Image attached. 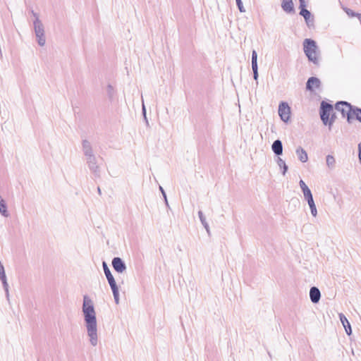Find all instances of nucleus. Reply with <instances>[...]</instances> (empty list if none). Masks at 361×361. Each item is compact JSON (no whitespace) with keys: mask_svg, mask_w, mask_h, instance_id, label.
I'll return each instance as SVG.
<instances>
[{"mask_svg":"<svg viewBox=\"0 0 361 361\" xmlns=\"http://www.w3.org/2000/svg\"><path fill=\"white\" fill-rule=\"evenodd\" d=\"M82 310L90 342L92 346H96L98 343L96 312L93 302L87 295L83 296Z\"/></svg>","mask_w":361,"mask_h":361,"instance_id":"1","label":"nucleus"},{"mask_svg":"<svg viewBox=\"0 0 361 361\" xmlns=\"http://www.w3.org/2000/svg\"><path fill=\"white\" fill-rule=\"evenodd\" d=\"M303 50L308 60L315 65L319 64V50L316 42L312 39L303 41Z\"/></svg>","mask_w":361,"mask_h":361,"instance_id":"2","label":"nucleus"},{"mask_svg":"<svg viewBox=\"0 0 361 361\" xmlns=\"http://www.w3.org/2000/svg\"><path fill=\"white\" fill-rule=\"evenodd\" d=\"M353 109L354 106L345 101H339L335 104V109L341 112L343 118H346L348 123L353 121Z\"/></svg>","mask_w":361,"mask_h":361,"instance_id":"3","label":"nucleus"},{"mask_svg":"<svg viewBox=\"0 0 361 361\" xmlns=\"http://www.w3.org/2000/svg\"><path fill=\"white\" fill-rule=\"evenodd\" d=\"M102 266H103L104 274H105L106 279L108 281V283L111 288L115 302H116V304H118L119 303V291H118V287L116 284L115 279L113 276L106 262H103Z\"/></svg>","mask_w":361,"mask_h":361,"instance_id":"4","label":"nucleus"},{"mask_svg":"<svg viewBox=\"0 0 361 361\" xmlns=\"http://www.w3.org/2000/svg\"><path fill=\"white\" fill-rule=\"evenodd\" d=\"M33 25L37 43L39 46L43 47L46 43L44 25L42 21L37 18L34 20Z\"/></svg>","mask_w":361,"mask_h":361,"instance_id":"5","label":"nucleus"},{"mask_svg":"<svg viewBox=\"0 0 361 361\" xmlns=\"http://www.w3.org/2000/svg\"><path fill=\"white\" fill-rule=\"evenodd\" d=\"M333 111L334 106L331 104L326 101H322L319 107V116L323 124H326V122L329 121L328 117Z\"/></svg>","mask_w":361,"mask_h":361,"instance_id":"6","label":"nucleus"},{"mask_svg":"<svg viewBox=\"0 0 361 361\" xmlns=\"http://www.w3.org/2000/svg\"><path fill=\"white\" fill-rule=\"evenodd\" d=\"M87 165L91 171V173L94 175L95 178H100L101 176V170L100 166L97 162V158L96 156L92 157L90 158L86 159Z\"/></svg>","mask_w":361,"mask_h":361,"instance_id":"7","label":"nucleus"},{"mask_svg":"<svg viewBox=\"0 0 361 361\" xmlns=\"http://www.w3.org/2000/svg\"><path fill=\"white\" fill-rule=\"evenodd\" d=\"M306 4L299 6V8L300 10L299 14L304 18L307 26L309 28H311L314 26V18L312 15L311 12L306 8Z\"/></svg>","mask_w":361,"mask_h":361,"instance_id":"8","label":"nucleus"},{"mask_svg":"<svg viewBox=\"0 0 361 361\" xmlns=\"http://www.w3.org/2000/svg\"><path fill=\"white\" fill-rule=\"evenodd\" d=\"M279 115L281 119L285 122L288 123L290 120V108L288 106L287 102H281L279 105Z\"/></svg>","mask_w":361,"mask_h":361,"instance_id":"9","label":"nucleus"},{"mask_svg":"<svg viewBox=\"0 0 361 361\" xmlns=\"http://www.w3.org/2000/svg\"><path fill=\"white\" fill-rule=\"evenodd\" d=\"M111 264L114 269L118 273H123L126 269V265L121 257H114Z\"/></svg>","mask_w":361,"mask_h":361,"instance_id":"10","label":"nucleus"},{"mask_svg":"<svg viewBox=\"0 0 361 361\" xmlns=\"http://www.w3.org/2000/svg\"><path fill=\"white\" fill-rule=\"evenodd\" d=\"M82 152L85 157V159H88V158L95 156V154H94L91 143L88 140H82Z\"/></svg>","mask_w":361,"mask_h":361,"instance_id":"11","label":"nucleus"},{"mask_svg":"<svg viewBox=\"0 0 361 361\" xmlns=\"http://www.w3.org/2000/svg\"><path fill=\"white\" fill-rule=\"evenodd\" d=\"M321 86V81L317 77H310L306 82V90L310 92L314 91V87L319 88Z\"/></svg>","mask_w":361,"mask_h":361,"instance_id":"12","label":"nucleus"},{"mask_svg":"<svg viewBox=\"0 0 361 361\" xmlns=\"http://www.w3.org/2000/svg\"><path fill=\"white\" fill-rule=\"evenodd\" d=\"M304 197L307 200V202L309 204L312 215L313 216H316L317 214V211L316 205L314 204V201L313 199L312 192H310L309 193H307V195H304Z\"/></svg>","mask_w":361,"mask_h":361,"instance_id":"13","label":"nucleus"},{"mask_svg":"<svg viewBox=\"0 0 361 361\" xmlns=\"http://www.w3.org/2000/svg\"><path fill=\"white\" fill-rule=\"evenodd\" d=\"M310 298L312 303L317 304L321 298V293L317 287L313 286L310 290Z\"/></svg>","mask_w":361,"mask_h":361,"instance_id":"14","label":"nucleus"},{"mask_svg":"<svg viewBox=\"0 0 361 361\" xmlns=\"http://www.w3.org/2000/svg\"><path fill=\"white\" fill-rule=\"evenodd\" d=\"M281 8L287 13H295L293 0H282Z\"/></svg>","mask_w":361,"mask_h":361,"instance_id":"15","label":"nucleus"},{"mask_svg":"<svg viewBox=\"0 0 361 361\" xmlns=\"http://www.w3.org/2000/svg\"><path fill=\"white\" fill-rule=\"evenodd\" d=\"M273 152L278 157L283 154V144L280 140L274 141L271 145Z\"/></svg>","mask_w":361,"mask_h":361,"instance_id":"16","label":"nucleus"},{"mask_svg":"<svg viewBox=\"0 0 361 361\" xmlns=\"http://www.w3.org/2000/svg\"><path fill=\"white\" fill-rule=\"evenodd\" d=\"M339 319L345 330L346 334L350 336L352 334V329L348 319L343 313L339 314Z\"/></svg>","mask_w":361,"mask_h":361,"instance_id":"17","label":"nucleus"},{"mask_svg":"<svg viewBox=\"0 0 361 361\" xmlns=\"http://www.w3.org/2000/svg\"><path fill=\"white\" fill-rule=\"evenodd\" d=\"M295 153L298 156V159L301 162L305 163L307 161V160H308L307 153L302 147H298L296 149Z\"/></svg>","mask_w":361,"mask_h":361,"instance_id":"18","label":"nucleus"},{"mask_svg":"<svg viewBox=\"0 0 361 361\" xmlns=\"http://www.w3.org/2000/svg\"><path fill=\"white\" fill-rule=\"evenodd\" d=\"M0 214L4 217H8L9 213L5 200L0 196Z\"/></svg>","mask_w":361,"mask_h":361,"instance_id":"19","label":"nucleus"},{"mask_svg":"<svg viewBox=\"0 0 361 361\" xmlns=\"http://www.w3.org/2000/svg\"><path fill=\"white\" fill-rule=\"evenodd\" d=\"M276 163L279 165V166L282 169V174L285 176L288 169V167L286 165V162L281 157H278L276 159Z\"/></svg>","mask_w":361,"mask_h":361,"instance_id":"20","label":"nucleus"},{"mask_svg":"<svg viewBox=\"0 0 361 361\" xmlns=\"http://www.w3.org/2000/svg\"><path fill=\"white\" fill-rule=\"evenodd\" d=\"M343 10L345 12V13L350 18L353 17H357L358 18H361V14L358 13H355L350 8H348L347 7L342 6Z\"/></svg>","mask_w":361,"mask_h":361,"instance_id":"21","label":"nucleus"},{"mask_svg":"<svg viewBox=\"0 0 361 361\" xmlns=\"http://www.w3.org/2000/svg\"><path fill=\"white\" fill-rule=\"evenodd\" d=\"M336 119V115L334 111L331 114L330 116L328 117L329 121L326 122V124H324V126H328L329 129L331 130V126Z\"/></svg>","mask_w":361,"mask_h":361,"instance_id":"22","label":"nucleus"},{"mask_svg":"<svg viewBox=\"0 0 361 361\" xmlns=\"http://www.w3.org/2000/svg\"><path fill=\"white\" fill-rule=\"evenodd\" d=\"M353 120L355 118L361 123V108L354 106Z\"/></svg>","mask_w":361,"mask_h":361,"instance_id":"23","label":"nucleus"},{"mask_svg":"<svg viewBox=\"0 0 361 361\" xmlns=\"http://www.w3.org/2000/svg\"><path fill=\"white\" fill-rule=\"evenodd\" d=\"M326 165L329 167V168H333L335 166V159L333 156L331 155H327L326 156Z\"/></svg>","mask_w":361,"mask_h":361,"instance_id":"24","label":"nucleus"},{"mask_svg":"<svg viewBox=\"0 0 361 361\" xmlns=\"http://www.w3.org/2000/svg\"><path fill=\"white\" fill-rule=\"evenodd\" d=\"M299 184H300V188L303 192V195H307V193L311 192L310 188L307 187V185L305 184V183L302 180H300Z\"/></svg>","mask_w":361,"mask_h":361,"instance_id":"25","label":"nucleus"},{"mask_svg":"<svg viewBox=\"0 0 361 361\" xmlns=\"http://www.w3.org/2000/svg\"><path fill=\"white\" fill-rule=\"evenodd\" d=\"M198 216H199L200 220L202 224L203 225V226L204 227V228H207L208 223L207 222L206 218L204 216L203 212L202 211L198 212Z\"/></svg>","mask_w":361,"mask_h":361,"instance_id":"26","label":"nucleus"},{"mask_svg":"<svg viewBox=\"0 0 361 361\" xmlns=\"http://www.w3.org/2000/svg\"><path fill=\"white\" fill-rule=\"evenodd\" d=\"M106 92L108 94V97L110 99H112L114 95V87L109 84L106 87Z\"/></svg>","mask_w":361,"mask_h":361,"instance_id":"27","label":"nucleus"},{"mask_svg":"<svg viewBox=\"0 0 361 361\" xmlns=\"http://www.w3.org/2000/svg\"><path fill=\"white\" fill-rule=\"evenodd\" d=\"M257 66V53L255 50L252 51V67Z\"/></svg>","mask_w":361,"mask_h":361,"instance_id":"28","label":"nucleus"},{"mask_svg":"<svg viewBox=\"0 0 361 361\" xmlns=\"http://www.w3.org/2000/svg\"><path fill=\"white\" fill-rule=\"evenodd\" d=\"M235 1H236L237 7H238V10L240 11V12H241V13L245 12V10L243 5L242 0H235Z\"/></svg>","mask_w":361,"mask_h":361,"instance_id":"29","label":"nucleus"},{"mask_svg":"<svg viewBox=\"0 0 361 361\" xmlns=\"http://www.w3.org/2000/svg\"><path fill=\"white\" fill-rule=\"evenodd\" d=\"M252 71H253V78H254L255 80H257L258 77H259V73H258V66H256L252 67Z\"/></svg>","mask_w":361,"mask_h":361,"instance_id":"30","label":"nucleus"},{"mask_svg":"<svg viewBox=\"0 0 361 361\" xmlns=\"http://www.w3.org/2000/svg\"><path fill=\"white\" fill-rule=\"evenodd\" d=\"M5 291L6 297L8 301H9V290H8V284H7V286L3 287Z\"/></svg>","mask_w":361,"mask_h":361,"instance_id":"31","label":"nucleus"},{"mask_svg":"<svg viewBox=\"0 0 361 361\" xmlns=\"http://www.w3.org/2000/svg\"><path fill=\"white\" fill-rule=\"evenodd\" d=\"M159 189H160L161 194L163 195V197L165 200L166 204L168 205V201H167L166 195L165 191L164 190V189L161 186L159 187Z\"/></svg>","mask_w":361,"mask_h":361,"instance_id":"32","label":"nucleus"},{"mask_svg":"<svg viewBox=\"0 0 361 361\" xmlns=\"http://www.w3.org/2000/svg\"><path fill=\"white\" fill-rule=\"evenodd\" d=\"M359 159L361 163V142L358 145Z\"/></svg>","mask_w":361,"mask_h":361,"instance_id":"33","label":"nucleus"},{"mask_svg":"<svg viewBox=\"0 0 361 361\" xmlns=\"http://www.w3.org/2000/svg\"><path fill=\"white\" fill-rule=\"evenodd\" d=\"M31 13L35 18V19H37V18H39L38 14L37 13H35L34 11L32 10Z\"/></svg>","mask_w":361,"mask_h":361,"instance_id":"34","label":"nucleus"},{"mask_svg":"<svg viewBox=\"0 0 361 361\" xmlns=\"http://www.w3.org/2000/svg\"><path fill=\"white\" fill-rule=\"evenodd\" d=\"M142 111H143V114H144L145 118L147 120V118H146V110H145V108L144 106H143Z\"/></svg>","mask_w":361,"mask_h":361,"instance_id":"35","label":"nucleus"},{"mask_svg":"<svg viewBox=\"0 0 361 361\" xmlns=\"http://www.w3.org/2000/svg\"><path fill=\"white\" fill-rule=\"evenodd\" d=\"M300 6H302V4H306V2L305 0H299Z\"/></svg>","mask_w":361,"mask_h":361,"instance_id":"36","label":"nucleus"},{"mask_svg":"<svg viewBox=\"0 0 361 361\" xmlns=\"http://www.w3.org/2000/svg\"><path fill=\"white\" fill-rule=\"evenodd\" d=\"M97 192H98V194H99V195H102V191H101V189H100V188H99V187H98V188H97Z\"/></svg>","mask_w":361,"mask_h":361,"instance_id":"37","label":"nucleus"},{"mask_svg":"<svg viewBox=\"0 0 361 361\" xmlns=\"http://www.w3.org/2000/svg\"><path fill=\"white\" fill-rule=\"evenodd\" d=\"M205 229H206V231H207V233H208L209 235H210L209 226H208L207 228H205Z\"/></svg>","mask_w":361,"mask_h":361,"instance_id":"38","label":"nucleus"}]
</instances>
